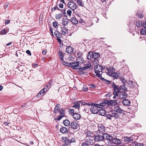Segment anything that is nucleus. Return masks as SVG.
Listing matches in <instances>:
<instances>
[{
	"instance_id": "f257e3e1",
	"label": "nucleus",
	"mask_w": 146,
	"mask_h": 146,
	"mask_svg": "<svg viewBox=\"0 0 146 146\" xmlns=\"http://www.w3.org/2000/svg\"><path fill=\"white\" fill-rule=\"evenodd\" d=\"M84 105H87L88 106H91L90 108L91 112L93 114H97L98 112V110L100 109V107H99L98 104H95L92 103V104L90 103H84Z\"/></svg>"
},
{
	"instance_id": "f03ea898",
	"label": "nucleus",
	"mask_w": 146,
	"mask_h": 146,
	"mask_svg": "<svg viewBox=\"0 0 146 146\" xmlns=\"http://www.w3.org/2000/svg\"><path fill=\"white\" fill-rule=\"evenodd\" d=\"M103 68L102 66L99 65H97L95 66L94 70L95 73L97 76L99 77L100 79L103 80L104 78L102 77L101 74H102V71Z\"/></svg>"
},
{
	"instance_id": "7ed1b4c3",
	"label": "nucleus",
	"mask_w": 146,
	"mask_h": 146,
	"mask_svg": "<svg viewBox=\"0 0 146 146\" xmlns=\"http://www.w3.org/2000/svg\"><path fill=\"white\" fill-rule=\"evenodd\" d=\"M71 128L75 129H79V125L78 122L76 121H74L72 122L70 124Z\"/></svg>"
},
{
	"instance_id": "20e7f679",
	"label": "nucleus",
	"mask_w": 146,
	"mask_h": 146,
	"mask_svg": "<svg viewBox=\"0 0 146 146\" xmlns=\"http://www.w3.org/2000/svg\"><path fill=\"white\" fill-rule=\"evenodd\" d=\"M103 141H104L105 140H107L110 141L112 139L113 137L106 133H103Z\"/></svg>"
},
{
	"instance_id": "39448f33",
	"label": "nucleus",
	"mask_w": 146,
	"mask_h": 146,
	"mask_svg": "<svg viewBox=\"0 0 146 146\" xmlns=\"http://www.w3.org/2000/svg\"><path fill=\"white\" fill-rule=\"evenodd\" d=\"M94 139L95 142L100 143L103 141V134L102 135H97L94 136Z\"/></svg>"
},
{
	"instance_id": "423d86ee",
	"label": "nucleus",
	"mask_w": 146,
	"mask_h": 146,
	"mask_svg": "<svg viewBox=\"0 0 146 146\" xmlns=\"http://www.w3.org/2000/svg\"><path fill=\"white\" fill-rule=\"evenodd\" d=\"M85 141L87 145H92L94 143L93 137H86L85 139Z\"/></svg>"
},
{
	"instance_id": "0eeeda50",
	"label": "nucleus",
	"mask_w": 146,
	"mask_h": 146,
	"mask_svg": "<svg viewBox=\"0 0 146 146\" xmlns=\"http://www.w3.org/2000/svg\"><path fill=\"white\" fill-rule=\"evenodd\" d=\"M68 8L72 11H74L77 8V6L73 2H69L68 4Z\"/></svg>"
},
{
	"instance_id": "6e6552de",
	"label": "nucleus",
	"mask_w": 146,
	"mask_h": 146,
	"mask_svg": "<svg viewBox=\"0 0 146 146\" xmlns=\"http://www.w3.org/2000/svg\"><path fill=\"white\" fill-rule=\"evenodd\" d=\"M113 110L115 112L119 113H124L125 112V111L122 110L119 106L114 107Z\"/></svg>"
},
{
	"instance_id": "1a4fd4ad",
	"label": "nucleus",
	"mask_w": 146,
	"mask_h": 146,
	"mask_svg": "<svg viewBox=\"0 0 146 146\" xmlns=\"http://www.w3.org/2000/svg\"><path fill=\"white\" fill-rule=\"evenodd\" d=\"M79 61L71 62V67L74 69H78Z\"/></svg>"
},
{
	"instance_id": "9d476101",
	"label": "nucleus",
	"mask_w": 146,
	"mask_h": 146,
	"mask_svg": "<svg viewBox=\"0 0 146 146\" xmlns=\"http://www.w3.org/2000/svg\"><path fill=\"white\" fill-rule=\"evenodd\" d=\"M104 69L106 71V72L108 75H109V73L112 74L115 71V68L112 67L104 68Z\"/></svg>"
},
{
	"instance_id": "9b49d317",
	"label": "nucleus",
	"mask_w": 146,
	"mask_h": 146,
	"mask_svg": "<svg viewBox=\"0 0 146 146\" xmlns=\"http://www.w3.org/2000/svg\"><path fill=\"white\" fill-rule=\"evenodd\" d=\"M91 67L92 66L91 64L89 63L84 65L83 67L80 68L79 66L78 70L79 71H84L86 70L88 68H91Z\"/></svg>"
},
{
	"instance_id": "f8f14e48",
	"label": "nucleus",
	"mask_w": 146,
	"mask_h": 146,
	"mask_svg": "<svg viewBox=\"0 0 146 146\" xmlns=\"http://www.w3.org/2000/svg\"><path fill=\"white\" fill-rule=\"evenodd\" d=\"M112 87L113 88L114 90L113 93H115V94H116V93H118L120 92V90L119 87L116 85L114 83L112 85Z\"/></svg>"
},
{
	"instance_id": "ddd939ff",
	"label": "nucleus",
	"mask_w": 146,
	"mask_h": 146,
	"mask_svg": "<svg viewBox=\"0 0 146 146\" xmlns=\"http://www.w3.org/2000/svg\"><path fill=\"white\" fill-rule=\"evenodd\" d=\"M111 140L112 142L113 143L118 145L121 144L122 143V141L120 139L116 138H112V139Z\"/></svg>"
},
{
	"instance_id": "4468645a",
	"label": "nucleus",
	"mask_w": 146,
	"mask_h": 146,
	"mask_svg": "<svg viewBox=\"0 0 146 146\" xmlns=\"http://www.w3.org/2000/svg\"><path fill=\"white\" fill-rule=\"evenodd\" d=\"M66 52L69 54H72L74 52V49L72 47L69 46H68L66 49Z\"/></svg>"
},
{
	"instance_id": "2eb2a0df",
	"label": "nucleus",
	"mask_w": 146,
	"mask_h": 146,
	"mask_svg": "<svg viewBox=\"0 0 146 146\" xmlns=\"http://www.w3.org/2000/svg\"><path fill=\"white\" fill-rule=\"evenodd\" d=\"M98 131L99 133H103V132H104L105 131V127L102 124H100L98 125Z\"/></svg>"
},
{
	"instance_id": "dca6fc26",
	"label": "nucleus",
	"mask_w": 146,
	"mask_h": 146,
	"mask_svg": "<svg viewBox=\"0 0 146 146\" xmlns=\"http://www.w3.org/2000/svg\"><path fill=\"white\" fill-rule=\"evenodd\" d=\"M85 133L86 135V137H93L94 136V134L93 132H91L89 131H87L85 132Z\"/></svg>"
},
{
	"instance_id": "f3484780",
	"label": "nucleus",
	"mask_w": 146,
	"mask_h": 146,
	"mask_svg": "<svg viewBox=\"0 0 146 146\" xmlns=\"http://www.w3.org/2000/svg\"><path fill=\"white\" fill-rule=\"evenodd\" d=\"M120 75L119 73H118L115 72H113L112 74L109 73V76H112L114 78H117Z\"/></svg>"
},
{
	"instance_id": "a211bd4d",
	"label": "nucleus",
	"mask_w": 146,
	"mask_h": 146,
	"mask_svg": "<svg viewBox=\"0 0 146 146\" xmlns=\"http://www.w3.org/2000/svg\"><path fill=\"white\" fill-rule=\"evenodd\" d=\"M106 111L102 108H101V107H100V109L99 110L98 112V113L99 115L102 116H105V115L106 114Z\"/></svg>"
},
{
	"instance_id": "6ab92c4d",
	"label": "nucleus",
	"mask_w": 146,
	"mask_h": 146,
	"mask_svg": "<svg viewBox=\"0 0 146 146\" xmlns=\"http://www.w3.org/2000/svg\"><path fill=\"white\" fill-rule=\"evenodd\" d=\"M73 117L74 119L76 120L79 119L81 117L80 115L77 113H73Z\"/></svg>"
},
{
	"instance_id": "aec40b11",
	"label": "nucleus",
	"mask_w": 146,
	"mask_h": 146,
	"mask_svg": "<svg viewBox=\"0 0 146 146\" xmlns=\"http://www.w3.org/2000/svg\"><path fill=\"white\" fill-rule=\"evenodd\" d=\"M124 141L126 143H128L131 141H133V139L131 137H127V136L124 137H123Z\"/></svg>"
},
{
	"instance_id": "412c9836",
	"label": "nucleus",
	"mask_w": 146,
	"mask_h": 146,
	"mask_svg": "<svg viewBox=\"0 0 146 146\" xmlns=\"http://www.w3.org/2000/svg\"><path fill=\"white\" fill-rule=\"evenodd\" d=\"M61 31L63 35H65L68 33V29L65 27L64 26L61 27Z\"/></svg>"
},
{
	"instance_id": "4be33fe9",
	"label": "nucleus",
	"mask_w": 146,
	"mask_h": 146,
	"mask_svg": "<svg viewBox=\"0 0 146 146\" xmlns=\"http://www.w3.org/2000/svg\"><path fill=\"white\" fill-rule=\"evenodd\" d=\"M119 102L116 100H110V106L111 105L115 106L118 104Z\"/></svg>"
},
{
	"instance_id": "5701e85b",
	"label": "nucleus",
	"mask_w": 146,
	"mask_h": 146,
	"mask_svg": "<svg viewBox=\"0 0 146 146\" xmlns=\"http://www.w3.org/2000/svg\"><path fill=\"white\" fill-rule=\"evenodd\" d=\"M71 22L74 25L77 24L78 23V21L75 17H73L70 19Z\"/></svg>"
},
{
	"instance_id": "b1692460",
	"label": "nucleus",
	"mask_w": 146,
	"mask_h": 146,
	"mask_svg": "<svg viewBox=\"0 0 146 146\" xmlns=\"http://www.w3.org/2000/svg\"><path fill=\"white\" fill-rule=\"evenodd\" d=\"M60 104H56L55 106V107L54 110V113H58V111L59 110V108L60 107Z\"/></svg>"
},
{
	"instance_id": "393cba45",
	"label": "nucleus",
	"mask_w": 146,
	"mask_h": 146,
	"mask_svg": "<svg viewBox=\"0 0 146 146\" xmlns=\"http://www.w3.org/2000/svg\"><path fill=\"white\" fill-rule=\"evenodd\" d=\"M60 131L63 133H66L68 132L67 129L65 127H63L60 129Z\"/></svg>"
},
{
	"instance_id": "a878e982",
	"label": "nucleus",
	"mask_w": 146,
	"mask_h": 146,
	"mask_svg": "<svg viewBox=\"0 0 146 146\" xmlns=\"http://www.w3.org/2000/svg\"><path fill=\"white\" fill-rule=\"evenodd\" d=\"M94 53L92 52H89L88 53L87 58L88 60L92 59L93 58V56Z\"/></svg>"
},
{
	"instance_id": "bb28decb",
	"label": "nucleus",
	"mask_w": 146,
	"mask_h": 146,
	"mask_svg": "<svg viewBox=\"0 0 146 146\" xmlns=\"http://www.w3.org/2000/svg\"><path fill=\"white\" fill-rule=\"evenodd\" d=\"M82 53L81 52H77L76 56L78 60L79 59L82 60L83 59V58L82 56Z\"/></svg>"
},
{
	"instance_id": "cd10ccee",
	"label": "nucleus",
	"mask_w": 146,
	"mask_h": 146,
	"mask_svg": "<svg viewBox=\"0 0 146 146\" xmlns=\"http://www.w3.org/2000/svg\"><path fill=\"white\" fill-rule=\"evenodd\" d=\"M122 104L125 106L129 105L130 104V102L128 100H124L122 101Z\"/></svg>"
},
{
	"instance_id": "c85d7f7f",
	"label": "nucleus",
	"mask_w": 146,
	"mask_h": 146,
	"mask_svg": "<svg viewBox=\"0 0 146 146\" xmlns=\"http://www.w3.org/2000/svg\"><path fill=\"white\" fill-rule=\"evenodd\" d=\"M69 20L66 18H63L62 19V24L64 26L66 25L68 23Z\"/></svg>"
},
{
	"instance_id": "c756f323",
	"label": "nucleus",
	"mask_w": 146,
	"mask_h": 146,
	"mask_svg": "<svg viewBox=\"0 0 146 146\" xmlns=\"http://www.w3.org/2000/svg\"><path fill=\"white\" fill-rule=\"evenodd\" d=\"M61 139L62 141L63 142H64L65 143V144H69V139H68L67 137H62L61 138Z\"/></svg>"
},
{
	"instance_id": "7c9ffc66",
	"label": "nucleus",
	"mask_w": 146,
	"mask_h": 146,
	"mask_svg": "<svg viewBox=\"0 0 146 146\" xmlns=\"http://www.w3.org/2000/svg\"><path fill=\"white\" fill-rule=\"evenodd\" d=\"M63 122L64 125L66 126H69L71 124L70 122L68 119L64 120Z\"/></svg>"
},
{
	"instance_id": "2f4dec72",
	"label": "nucleus",
	"mask_w": 146,
	"mask_h": 146,
	"mask_svg": "<svg viewBox=\"0 0 146 146\" xmlns=\"http://www.w3.org/2000/svg\"><path fill=\"white\" fill-rule=\"evenodd\" d=\"M9 30L7 29H3L0 31V35H3L6 34L8 32Z\"/></svg>"
},
{
	"instance_id": "473e14b6",
	"label": "nucleus",
	"mask_w": 146,
	"mask_h": 146,
	"mask_svg": "<svg viewBox=\"0 0 146 146\" xmlns=\"http://www.w3.org/2000/svg\"><path fill=\"white\" fill-rule=\"evenodd\" d=\"M100 57V54L99 53L97 52L94 53L93 58L94 59H98V58Z\"/></svg>"
},
{
	"instance_id": "72a5a7b5",
	"label": "nucleus",
	"mask_w": 146,
	"mask_h": 146,
	"mask_svg": "<svg viewBox=\"0 0 146 146\" xmlns=\"http://www.w3.org/2000/svg\"><path fill=\"white\" fill-rule=\"evenodd\" d=\"M58 54L60 59L61 60L63 61V60L64 56L62 52L61 51H59Z\"/></svg>"
},
{
	"instance_id": "f704fd0d",
	"label": "nucleus",
	"mask_w": 146,
	"mask_h": 146,
	"mask_svg": "<svg viewBox=\"0 0 146 146\" xmlns=\"http://www.w3.org/2000/svg\"><path fill=\"white\" fill-rule=\"evenodd\" d=\"M54 34L57 38H60L62 36L61 34L58 31H55L54 32Z\"/></svg>"
},
{
	"instance_id": "c9c22d12",
	"label": "nucleus",
	"mask_w": 146,
	"mask_h": 146,
	"mask_svg": "<svg viewBox=\"0 0 146 146\" xmlns=\"http://www.w3.org/2000/svg\"><path fill=\"white\" fill-rule=\"evenodd\" d=\"M77 2L79 5L83 6L84 4L82 1V0H77Z\"/></svg>"
},
{
	"instance_id": "e433bc0d",
	"label": "nucleus",
	"mask_w": 146,
	"mask_h": 146,
	"mask_svg": "<svg viewBox=\"0 0 146 146\" xmlns=\"http://www.w3.org/2000/svg\"><path fill=\"white\" fill-rule=\"evenodd\" d=\"M63 16V15L62 14L60 13L57 15H56L55 16V18L56 19H58L61 18Z\"/></svg>"
},
{
	"instance_id": "4c0bfd02",
	"label": "nucleus",
	"mask_w": 146,
	"mask_h": 146,
	"mask_svg": "<svg viewBox=\"0 0 146 146\" xmlns=\"http://www.w3.org/2000/svg\"><path fill=\"white\" fill-rule=\"evenodd\" d=\"M111 117H115V118H117L118 117L117 114L116 113H113L111 114Z\"/></svg>"
},
{
	"instance_id": "58836bf2",
	"label": "nucleus",
	"mask_w": 146,
	"mask_h": 146,
	"mask_svg": "<svg viewBox=\"0 0 146 146\" xmlns=\"http://www.w3.org/2000/svg\"><path fill=\"white\" fill-rule=\"evenodd\" d=\"M136 26L140 28L142 26V22L140 21H137L136 23Z\"/></svg>"
},
{
	"instance_id": "ea45409f",
	"label": "nucleus",
	"mask_w": 146,
	"mask_h": 146,
	"mask_svg": "<svg viewBox=\"0 0 146 146\" xmlns=\"http://www.w3.org/2000/svg\"><path fill=\"white\" fill-rule=\"evenodd\" d=\"M50 86L48 84L46 85L45 86L44 89L45 90V92L47 91L50 88Z\"/></svg>"
},
{
	"instance_id": "a19ab883",
	"label": "nucleus",
	"mask_w": 146,
	"mask_h": 146,
	"mask_svg": "<svg viewBox=\"0 0 146 146\" xmlns=\"http://www.w3.org/2000/svg\"><path fill=\"white\" fill-rule=\"evenodd\" d=\"M59 112L60 115H64L65 114L64 113V110L63 109H60L58 110Z\"/></svg>"
},
{
	"instance_id": "79ce46f5",
	"label": "nucleus",
	"mask_w": 146,
	"mask_h": 146,
	"mask_svg": "<svg viewBox=\"0 0 146 146\" xmlns=\"http://www.w3.org/2000/svg\"><path fill=\"white\" fill-rule=\"evenodd\" d=\"M63 64L65 66H69V67H70L71 66V62H70V63H68L66 62H62Z\"/></svg>"
},
{
	"instance_id": "37998d69",
	"label": "nucleus",
	"mask_w": 146,
	"mask_h": 146,
	"mask_svg": "<svg viewBox=\"0 0 146 146\" xmlns=\"http://www.w3.org/2000/svg\"><path fill=\"white\" fill-rule=\"evenodd\" d=\"M141 33L142 35H144L146 34V31L145 29H142L141 30Z\"/></svg>"
},
{
	"instance_id": "c03bdc74",
	"label": "nucleus",
	"mask_w": 146,
	"mask_h": 146,
	"mask_svg": "<svg viewBox=\"0 0 146 146\" xmlns=\"http://www.w3.org/2000/svg\"><path fill=\"white\" fill-rule=\"evenodd\" d=\"M53 27L56 28H57L58 27V23L56 21L54 22L53 23Z\"/></svg>"
},
{
	"instance_id": "a18cd8bd",
	"label": "nucleus",
	"mask_w": 146,
	"mask_h": 146,
	"mask_svg": "<svg viewBox=\"0 0 146 146\" xmlns=\"http://www.w3.org/2000/svg\"><path fill=\"white\" fill-rule=\"evenodd\" d=\"M130 145L131 146H138V143L136 142H133Z\"/></svg>"
},
{
	"instance_id": "49530a36",
	"label": "nucleus",
	"mask_w": 146,
	"mask_h": 146,
	"mask_svg": "<svg viewBox=\"0 0 146 146\" xmlns=\"http://www.w3.org/2000/svg\"><path fill=\"white\" fill-rule=\"evenodd\" d=\"M108 119H111V114H110L109 113H106L105 115Z\"/></svg>"
},
{
	"instance_id": "de8ad7c7",
	"label": "nucleus",
	"mask_w": 146,
	"mask_h": 146,
	"mask_svg": "<svg viewBox=\"0 0 146 146\" xmlns=\"http://www.w3.org/2000/svg\"><path fill=\"white\" fill-rule=\"evenodd\" d=\"M105 104H106L108 106H110V101H109L107 100H105L104 101Z\"/></svg>"
},
{
	"instance_id": "09e8293b",
	"label": "nucleus",
	"mask_w": 146,
	"mask_h": 146,
	"mask_svg": "<svg viewBox=\"0 0 146 146\" xmlns=\"http://www.w3.org/2000/svg\"><path fill=\"white\" fill-rule=\"evenodd\" d=\"M98 105L99 107H99H101V108H102V107H103L104 106H105L104 102H101L99 104H98Z\"/></svg>"
},
{
	"instance_id": "8fccbe9b",
	"label": "nucleus",
	"mask_w": 146,
	"mask_h": 146,
	"mask_svg": "<svg viewBox=\"0 0 146 146\" xmlns=\"http://www.w3.org/2000/svg\"><path fill=\"white\" fill-rule=\"evenodd\" d=\"M92 63L94 64H98V59H94L92 60Z\"/></svg>"
},
{
	"instance_id": "3c124183",
	"label": "nucleus",
	"mask_w": 146,
	"mask_h": 146,
	"mask_svg": "<svg viewBox=\"0 0 146 146\" xmlns=\"http://www.w3.org/2000/svg\"><path fill=\"white\" fill-rule=\"evenodd\" d=\"M64 115H58V117L57 120H60L62 117L64 116Z\"/></svg>"
},
{
	"instance_id": "603ef678",
	"label": "nucleus",
	"mask_w": 146,
	"mask_h": 146,
	"mask_svg": "<svg viewBox=\"0 0 146 146\" xmlns=\"http://www.w3.org/2000/svg\"><path fill=\"white\" fill-rule=\"evenodd\" d=\"M120 80L123 83L125 84L126 83V80H125L124 78L123 77H121L120 78Z\"/></svg>"
},
{
	"instance_id": "864d4df0",
	"label": "nucleus",
	"mask_w": 146,
	"mask_h": 146,
	"mask_svg": "<svg viewBox=\"0 0 146 146\" xmlns=\"http://www.w3.org/2000/svg\"><path fill=\"white\" fill-rule=\"evenodd\" d=\"M69 139V143L72 142H75V139L74 138H72L71 139Z\"/></svg>"
},
{
	"instance_id": "5fc2aeb1",
	"label": "nucleus",
	"mask_w": 146,
	"mask_h": 146,
	"mask_svg": "<svg viewBox=\"0 0 146 146\" xmlns=\"http://www.w3.org/2000/svg\"><path fill=\"white\" fill-rule=\"evenodd\" d=\"M72 11L70 9H68L67 12V14L69 16H70L71 15V14H72Z\"/></svg>"
},
{
	"instance_id": "6e6d98bb",
	"label": "nucleus",
	"mask_w": 146,
	"mask_h": 146,
	"mask_svg": "<svg viewBox=\"0 0 146 146\" xmlns=\"http://www.w3.org/2000/svg\"><path fill=\"white\" fill-rule=\"evenodd\" d=\"M122 93L123 96L122 97H123V98L124 99L126 98L127 97V94L124 92Z\"/></svg>"
},
{
	"instance_id": "4d7b16f0",
	"label": "nucleus",
	"mask_w": 146,
	"mask_h": 146,
	"mask_svg": "<svg viewBox=\"0 0 146 146\" xmlns=\"http://www.w3.org/2000/svg\"><path fill=\"white\" fill-rule=\"evenodd\" d=\"M83 91H87L88 90V88L86 86H84L82 88Z\"/></svg>"
},
{
	"instance_id": "13d9d810",
	"label": "nucleus",
	"mask_w": 146,
	"mask_h": 146,
	"mask_svg": "<svg viewBox=\"0 0 146 146\" xmlns=\"http://www.w3.org/2000/svg\"><path fill=\"white\" fill-rule=\"evenodd\" d=\"M80 105L79 104H76L73 106V107L76 108H80Z\"/></svg>"
},
{
	"instance_id": "bf43d9fd",
	"label": "nucleus",
	"mask_w": 146,
	"mask_h": 146,
	"mask_svg": "<svg viewBox=\"0 0 146 146\" xmlns=\"http://www.w3.org/2000/svg\"><path fill=\"white\" fill-rule=\"evenodd\" d=\"M142 25H143L145 29L146 28V22L143 21L142 23Z\"/></svg>"
},
{
	"instance_id": "052dcab7",
	"label": "nucleus",
	"mask_w": 146,
	"mask_h": 146,
	"mask_svg": "<svg viewBox=\"0 0 146 146\" xmlns=\"http://www.w3.org/2000/svg\"><path fill=\"white\" fill-rule=\"evenodd\" d=\"M45 90H44V89H42L39 92V93L41 95L42 94L44 93V92H45Z\"/></svg>"
},
{
	"instance_id": "680f3d73",
	"label": "nucleus",
	"mask_w": 146,
	"mask_h": 146,
	"mask_svg": "<svg viewBox=\"0 0 146 146\" xmlns=\"http://www.w3.org/2000/svg\"><path fill=\"white\" fill-rule=\"evenodd\" d=\"M137 15L138 16L139 18H142L143 17V15L141 14H140L139 13V14L138 13Z\"/></svg>"
},
{
	"instance_id": "e2e57ef3",
	"label": "nucleus",
	"mask_w": 146,
	"mask_h": 146,
	"mask_svg": "<svg viewBox=\"0 0 146 146\" xmlns=\"http://www.w3.org/2000/svg\"><path fill=\"white\" fill-rule=\"evenodd\" d=\"M26 52L27 54H28L30 56L31 55V53L30 51L29 50H26Z\"/></svg>"
},
{
	"instance_id": "0e129e2a",
	"label": "nucleus",
	"mask_w": 146,
	"mask_h": 146,
	"mask_svg": "<svg viewBox=\"0 0 146 146\" xmlns=\"http://www.w3.org/2000/svg\"><path fill=\"white\" fill-rule=\"evenodd\" d=\"M9 5V3H5L4 4V7L5 9H6L7 8L8 6Z\"/></svg>"
},
{
	"instance_id": "69168bd1",
	"label": "nucleus",
	"mask_w": 146,
	"mask_h": 146,
	"mask_svg": "<svg viewBox=\"0 0 146 146\" xmlns=\"http://www.w3.org/2000/svg\"><path fill=\"white\" fill-rule=\"evenodd\" d=\"M113 94L114 95V96L113 97V98L114 99H115L116 98V97L118 96V93H116V94H115V93H113Z\"/></svg>"
},
{
	"instance_id": "338daca9",
	"label": "nucleus",
	"mask_w": 146,
	"mask_h": 146,
	"mask_svg": "<svg viewBox=\"0 0 146 146\" xmlns=\"http://www.w3.org/2000/svg\"><path fill=\"white\" fill-rule=\"evenodd\" d=\"M89 145H87V143H82V146H88Z\"/></svg>"
},
{
	"instance_id": "774afa93",
	"label": "nucleus",
	"mask_w": 146,
	"mask_h": 146,
	"mask_svg": "<svg viewBox=\"0 0 146 146\" xmlns=\"http://www.w3.org/2000/svg\"><path fill=\"white\" fill-rule=\"evenodd\" d=\"M59 7L61 8H62L63 7V5L62 3H60L59 5Z\"/></svg>"
}]
</instances>
